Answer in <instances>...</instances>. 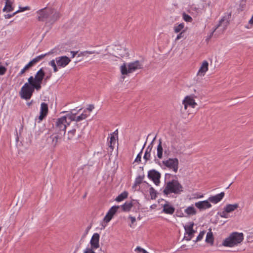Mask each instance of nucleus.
Masks as SVG:
<instances>
[{"label": "nucleus", "instance_id": "c85d7f7f", "mask_svg": "<svg viewBox=\"0 0 253 253\" xmlns=\"http://www.w3.org/2000/svg\"><path fill=\"white\" fill-rule=\"evenodd\" d=\"M213 240H214V239H213L212 233L211 232V230H210V231L208 232V233L207 234L206 242L207 243H209L211 244H213Z\"/></svg>", "mask_w": 253, "mask_h": 253}, {"label": "nucleus", "instance_id": "393cba45", "mask_svg": "<svg viewBox=\"0 0 253 253\" xmlns=\"http://www.w3.org/2000/svg\"><path fill=\"white\" fill-rule=\"evenodd\" d=\"M238 206L239 205L238 204H235L233 205L228 204L224 207V210H225L226 212L229 213L235 211L238 208Z\"/></svg>", "mask_w": 253, "mask_h": 253}, {"label": "nucleus", "instance_id": "6e6d98bb", "mask_svg": "<svg viewBox=\"0 0 253 253\" xmlns=\"http://www.w3.org/2000/svg\"><path fill=\"white\" fill-rule=\"evenodd\" d=\"M78 53V51H71V54H72V58H74L75 55Z\"/></svg>", "mask_w": 253, "mask_h": 253}, {"label": "nucleus", "instance_id": "7c9ffc66", "mask_svg": "<svg viewBox=\"0 0 253 253\" xmlns=\"http://www.w3.org/2000/svg\"><path fill=\"white\" fill-rule=\"evenodd\" d=\"M184 24L182 23L177 25H175L173 27L174 32L175 33L181 32L184 28Z\"/></svg>", "mask_w": 253, "mask_h": 253}, {"label": "nucleus", "instance_id": "a211bd4d", "mask_svg": "<svg viewBox=\"0 0 253 253\" xmlns=\"http://www.w3.org/2000/svg\"><path fill=\"white\" fill-rule=\"evenodd\" d=\"M208 66L209 63L208 61L206 60L204 61L197 73V75L201 77L204 76L208 70Z\"/></svg>", "mask_w": 253, "mask_h": 253}, {"label": "nucleus", "instance_id": "ea45409f", "mask_svg": "<svg viewBox=\"0 0 253 253\" xmlns=\"http://www.w3.org/2000/svg\"><path fill=\"white\" fill-rule=\"evenodd\" d=\"M7 71V68L2 66L1 63H0V76H3L4 75Z\"/></svg>", "mask_w": 253, "mask_h": 253}, {"label": "nucleus", "instance_id": "ddd939ff", "mask_svg": "<svg viewBox=\"0 0 253 253\" xmlns=\"http://www.w3.org/2000/svg\"><path fill=\"white\" fill-rule=\"evenodd\" d=\"M119 208V206H118L112 207L104 217L103 221L106 223H108L113 218Z\"/></svg>", "mask_w": 253, "mask_h": 253}, {"label": "nucleus", "instance_id": "13d9d810", "mask_svg": "<svg viewBox=\"0 0 253 253\" xmlns=\"http://www.w3.org/2000/svg\"><path fill=\"white\" fill-rule=\"evenodd\" d=\"M229 23V22L228 21H227L225 23H224V25H223V31H224L226 28V27L227 26L228 24Z\"/></svg>", "mask_w": 253, "mask_h": 253}, {"label": "nucleus", "instance_id": "052dcab7", "mask_svg": "<svg viewBox=\"0 0 253 253\" xmlns=\"http://www.w3.org/2000/svg\"><path fill=\"white\" fill-rule=\"evenodd\" d=\"M170 176V174H169V173H166V175H165V177H166V178L167 177H168V176Z\"/></svg>", "mask_w": 253, "mask_h": 253}, {"label": "nucleus", "instance_id": "09e8293b", "mask_svg": "<svg viewBox=\"0 0 253 253\" xmlns=\"http://www.w3.org/2000/svg\"><path fill=\"white\" fill-rule=\"evenodd\" d=\"M84 253H95L92 249L87 248L84 251Z\"/></svg>", "mask_w": 253, "mask_h": 253}, {"label": "nucleus", "instance_id": "49530a36", "mask_svg": "<svg viewBox=\"0 0 253 253\" xmlns=\"http://www.w3.org/2000/svg\"><path fill=\"white\" fill-rule=\"evenodd\" d=\"M26 10H30V7L29 6H25L24 7H20V9L16 11V12L17 13L19 12L24 11Z\"/></svg>", "mask_w": 253, "mask_h": 253}, {"label": "nucleus", "instance_id": "412c9836", "mask_svg": "<svg viewBox=\"0 0 253 253\" xmlns=\"http://www.w3.org/2000/svg\"><path fill=\"white\" fill-rule=\"evenodd\" d=\"M13 1L11 0H5V4L3 8V11L10 12L13 10L12 7Z\"/></svg>", "mask_w": 253, "mask_h": 253}, {"label": "nucleus", "instance_id": "c756f323", "mask_svg": "<svg viewBox=\"0 0 253 253\" xmlns=\"http://www.w3.org/2000/svg\"><path fill=\"white\" fill-rule=\"evenodd\" d=\"M184 211L188 215H194L196 213V210L193 206L188 207Z\"/></svg>", "mask_w": 253, "mask_h": 253}, {"label": "nucleus", "instance_id": "39448f33", "mask_svg": "<svg viewBox=\"0 0 253 253\" xmlns=\"http://www.w3.org/2000/svg\"><path fill=\"white\" fill-rule=\"evenodd\" d=\"M244 239L242 233L233 232L223 242L222 245L225 247H233L241 243Z\"/></svg>", "mask_w": 253, "mask_h": 253}, {"label": "nucleus", "instance_id": "0e129e2a", "mask_svg": "<svg viewBox=\"0 0 253 253\" xmlns=\"http://www.w3.org/2000/svg\"><path fill=\"white\" fill-rule=\"evenodd\" d=\"M154 161H155V163H158V159H155Z\"/></svg>", "mask_w": 253, "mask_h": 253}, {"label": "nucleus", "instance_id": "69168bd1", "mask_svg": "<svg viewBox=\"0 0 253 253\" xmlns=\"http://www.w3.org/2000/svg\"><path fill=\"white\" fill-rule=\"evenodd\" d=\"M165 154H167V151L166 150L165 151Z\"/></svg>", "mask_w": 253, "mask_h": 253}, {"label": "nucleus", "instance_id": "4c0bfd02", "mask_svg": "<svg viewBox=\"0 0 253 253\" xmlns=\"http://www.w3.org/2000/svg\"><path fill=\"white\" fill-rule=\"evenodd\" d=\"M145 144H146V142L144 144V145H143L141 150L140 151V152L137 155L136 158H135V159L134 160L135 162L140 163L141 162L142 153L143 150V149H144V148L145 147Z\"/></svg>", "mask_w": 253, "mask_h": 253}, {"label": "nucleus", "instance_id": "e433bc0d", "mask_svg": "<svg viewBox=\"0 0 253 253\" xmlns=\"http://www.w3.org/2000/svg\"><path fill=\"white\" fill-rule=\"evenodd\" d=\"M33 67V66L31 64L30 62H29L24 67L23 69L21 70V71L19 72L18 76H21L22 75H23L25 71L30 68L31 67Z\"/></svg>", "mask_w": 253, "mask_h": 253}, {"label": "nucleus", "instance_id": "f8f14e48", "mask_svg": "<svg viewBox=\"0 0 253 253\" xmlns=\"http://www.w3.org/2000/svg\"><path fill=\"white\" fill-rule=\"evenodd\" d=\"M56 63L58 67L64 68L70 62V59L66 56L58 57L55 58Z\"/></svg>", "mask_w": 253, "mask_h": 253}, {"label": "nucleus", "instance_id": "7ed1b4c3", "mask_svg": "<svg viewBox=\"0 0 253 253\" xmlns=\"http://www.w3.org/2000/svg\"><path fill=\"white\" fill-rule=\"evenodd\" d=\"M32 81V78H29L28 79V83H26L22 87L19 94L21 98L29 100L30 99L34 91L36 89L37 91L40 90L39 88L37 87H35V84H33L31 82Z\"/></svg>", "mask_w": 253, "mask_h": 253}, {"label": "nucleus", "instance_id": "423d86ee", "mask_svg": "<svg viewBox=\"0 0 253 253\" xmlns=\"http://www.w3.org/2000/svg\"><path fill=\"white\" fill-rule=\"evenodd\" d=\"M143 68L142 63L139 60H136L130 62L127 65L126 63H123L121 67L120 70L123 75H127L131 73L136 70L141 69Z\"/></svg>", "mask_w": 253, "mask_h": 253}, {"label": "nucleus", "instance_id": "2eb2a0df", "mask_svg": "<svg viewBox=\"0 0 253 253\" xmlns=\"http://www.w3.org/2000/svg\"><path fill=\"white\" fill-rule=\"evenodd\" d=\"M195 205L200 211L205 210L211 207V205L208 200L196 202Z\"/></svg>", "mask_w": 253, "mask_h": 253}, {"label": "nucleus", "instance_id": "9d476101", "mask_svg": "<svg viewBox=\"0 0 253 253\" xmlns=\"http://www.w3.org/2000/svg\"><path fill=\"white\" fill-rule=\"evenodd\" d=\"M163 164L174 172H177L178 169L179 161L177 158H169L167 160L162 161Z\"/></svg>", "mask_w": 253, "mask_h": 253}, {"label": "nucleus", "instance_id": "f3484780", "mask_svg": "<svg viewBox=\"0 0 253 253\" xmlns=\"http://www.w3.org/2000/svg\"><path fill=\"white\" fill-rule=\"evenodd\" d=\"M225 193L223 192L214 196H211L208 198L209 202L213 204H217L224 197Z\"/></svg>", "mask_w": 253, "mask_h": 253}, {"label": "nucleus", "instance_id": "e2e57ef3", "mask_svg": "<svg viewBox=\"0 0 253 253\" xmlns=\"http://www.w3.org/2000/svg\"><path fill=\"white\" fill-rule=\"evenodd\" d=\"M141 218L140 215H139L138 217H137V219H139V220H140Z\"/></svg>", "mask_w": 253, "mask_h": 253}, {"label": "nucleus", "instance_id": "338daca9", "mask_svg": "<svg viewBox=\"0 0 253 253\" xmlns=\"http://www.w3.org/2000/svg\"><path fill=\"white\" fill-rule=\"evenodd\" d=\"M231 185V183L227 187V189L229 188V186Z\"/></svg>", "mask_w": 253, "mask_h": 253}, {"label": "nucleus", "instance_id": "3c124183", "mask_svg": "<svg viewBox=\"0 0 253 253\" xmlns=\"http://www.w3.org/2000/svg\"><path fill=\"white\" fill-rule=\"evenodd\" d=\"M85 52H86V54H94V53H96V54H99V52H96L95 51V50H91V51H85Z\"/></svg>", "mask_w": 253, "mask_h": 253}, {"label": "nucleus", "instance_id": "1a4fd4ad", "mask_svg": "<svg viewBox=\"0 0 253 253\" xmlns=\"http://www.w3.org/2000/svg\"><path fill=\"white\" fill-rule=\"evenodd\" d=\"M45 73L43 68H41L36 74L35 77L31 76L29 78H32V83L34 84L35 87H38L40 89L42 88V83L44 78Z\"/></svg>", "mask_w": 253, "mask_h": 253}, {"label": "nucleus", "instance_id": "774afa93", "mask_svg": "<svg viewBox=\"0 0 253 253\" xmlns=\"http://www.w3.org/2000/svg\"><path fill=\"white\" fill-rule=\"evenodd\" d=\"M117 131H118V130H116L114 132V133H116V132H117Z\"/></svg>", "mask_w": 253, "mask_h": 253}, {"label": "nucleus", "instance_id": "603ef678", "mask_svg": "<svg viewBox=\"0 0 253 253\" xmlns=\"http://www.w3.org/2000/svg\"><path fill=\"white\" fill-rule=\"evenodd\" d=\"M94 108V105L90 104L88 106V107L87 108V110H88L89 112L92 111V110Z\"/></svg>", "mask_w": 253, "mask_h": 253}, {"label": "nucleus", "instance_id": "aec40b11", "mask_svg": "<svg viewBox=\"0 0 253 253\" xmlns=\"http://www.w3.org/2000/svg\"><path fill=\"white\" fill-rule=\"evenodd\" d=\"M175 211V208L169 204H165L163 206V212L166 214H172Z\"/></svg>", "mask_w": 253, "mask_h": 253}, {"label": "nucleus", "instance_id": "bf43d9fd", "mask_svg": "<svg viewBox=\"0 0 253 253\" xmlns=\"http://www.w3.org/2000/svg\"><path fill=\"white\" fill-rule=\"evenodd\" d=\"M192 237V236H188V237L185 236L184 239H185V240H186L187 241H190V240H191Z\"/></svg>", "mask_w": 253, "mask_h": 253}, {"label": "nucleus", "instance_id": "b1692460", "mask_svg": "<svg viewBox=\"0 0 253 253\" xmlns=\"http://www.w3.org/2000/svg\"><path fill=\"white\" fill-rule=\"evenodd\" d=\"M159 144L157 148V155L159 159H162L163 157V148L162 145V140L161 139L159 140Z\"/></svg>", "mask_w": 253, "mask_h": 253}, {"label": "nucleus", "instance_id": "cd10ccee", "mask_svg": "<svg viewBox=\"0 0 253 253\" xmlns=\"http://www.w3.org/2000/svg\"><path fill=\"white\" fill-rule=\"evenodd\" d=\"M127 196L128 193L126 191H124L118 196L116 198V201L117 202L122 201L124 199H126L127 197Z\"/></svg>", "mask_w": 253, "mask_h": 253}, {"label": "nucleus", "instance_id": "79ce46f5", "mask_svg": "<svg viewBox=\"0 0 253 253\" xmlns=\"http://www.w3.org/2000/svg\"><path fill=\"white\" fill-rule=\"evenodd\" d=\"M205 234V231H201L197 237L196 242L201 241L203 239Z\"/></svg>", "mask_w": 253, "mask_h": 253}, {"label": "nucleus", "instance_id": "9b49d317", "mask_svg": "<svg viewBox=\"0 0 253 253\" xmlns=\"http://www.w3.org/2000/svg\"><path fill=\"white\" fill-rule=\"evenodd\" d=\"M148 177L149 179H151L156 185H158L160 183V179L161 174L155 169L149 170L148 173Z\"/></svg>", "mask_w": 253, "mask_h": 253}, {"label": "nucleus", "instance_id": "f257e3e1", "mask_svg": "<svg viewBox=\"0 0 253 253\" xmlns=\"http://www.w3.org/2000/svg\"><path fill=\"white\" fill-rule=\"evenodd\" d=\"M66 123V118L64 117L58 118L56 120L54 126L55 132L47 137L46 139L47 144L53 147L56 146L58 141L65 134Z\"/></svg>", "mask_w": 253, "mask_h": 253}, {"label": "nucleus", "instance_id": "473e14b6", "mask_svg": "<svg viewBox=\"0 0 253 253\" xmlns=\"http://www.w3.org/2000/svg\"><path fill=\"white\" fill-rule=\"evenodd\" d=\"M66 118V121H67V119L68 118L70 121H76V114H67L66 116H64ZM67 125H69V123L66 122V126H67Z\"/></svg>", "mask_w": 253, "mask_h": 253}, {"label": "nucleus", "instance_id": "5701e85b", "mask_svg": "<svg viewBox=\"0 0 253 253\" xmlns=\"http://www.w3.org/2000/svg\"><path fill=\"white\" fill-rule=\"evenodd\" d=\"M194 226V223L191 222L189 225L184 226V229L186 232V234L188 235V236H193L195 231L193 230V227Z\"/></svg>", "mask_w": 253, "mask_h": 253}, {"label": "nucleus", "instance_id": "bb28decb", "mask_svg": "<svg viewBox=\"0 0 253 253\" xmlns=\"http://www.w3.org/2000/svg\"><path fill=\"white\" fill-rule=\"evenodd\" d=\"M224 21H225V17H223L221 20H220V21H219L218 24L214 28V29L212 31V32L210 34V36H209V37L206 40L207 41L208 40H210L212 37L214 32L216 30V29H217L220 26H221L222 25V23L224 22Z\"/></svg>", "mask_w": 253, "mask_h": 253}, {"label": "nucleus", "instance_id": "0eeeda50", "mask_svg": "<svg viewBox=\"0 0 253 253\" xmlns=\"http://www.w3.org/2000/svg\"><path fill=\"white\" fill-rule=\"evenodd\" d=\"M87 123L84 122L83 123L76 124L75 128L69 131L67 134V138L68 140H78L81 137L83 133V131L85 128Z\"/></svg>", "mask_w": 253, "mask_h": 253}, {"label": "nucleus", "instance_id": "680f3d73", "mask_svg": "<svg viewBox=\"0 0 253 253\" xmlns=\"http://www.w3.org/2000/svg\"><path fill=\"white\" fill-rule=\"evenodd\" d=\"M32 101H31V102L28 103H27V105H28L29 106H30L32 104Z\"/></svg>", "mask_w": 253, "mask_h": 253}, {"label": "nucleus", "instance_id": "20e7f679", "mask_svg": "<svg viewBox=\"0 0 253 253\" xmlns=\"http://www.w3.org/2000/svg\"><path fill=\"white\" fill-rule=\"evenodd\" d=\"M182 185L176 179H172L166 183L163 190L165 195H168L171 193L180 194L183 191Z\"/></svg>", "mask_w": 253, "mask_h": 253}, {"label": "nucleus", "instance_id": "f704fd0d", "mask_svg": "<svg viewBox=\"0 0 253 253\" xmlns=\"http://www.w3.org/2000/svg\"><path fill=\"white\" fill-rule=\"evenodd\" d=\"M55 59H53L48 63L49 65L53 68L54 72H57L58 71V66L57 64L55 63Z\"/></svg>", "mask_w": 253, "mask_h": 253}, {"label": "nucleus", "instance_id": "a19ab883", "mask_svg": "<svg viewBox=\"0 0 253 253\" xmlns=\"http://www.w3.org/2000/svg\"><path fill=\"white\" fill-rule=\"evenodd\" d=\"M143 179V176H138L135 179L134 185L135 186H136L137 185H139L140 184H141L142 182Z\"/></svg>", "mask_w": 253, "mask_h": 253}, {"label": "nucleus", "instance_id": "5fc2aeb1", "mask_svg": "<svg viewBox=\"0 0 253 253\" xmlns=\"http://www.w3.org/2000/svg\"><path fill=\"white\" fill-rule=\"evenodd\" d=\"M86 52L83 51L81 52L78 55V57L83 56H86Z\"/></svg>", "mask_w": 253, "mask_h": 253}, {"label": "nucleus", "instance_id": "4468645a", "mask_svg": "<svg viewBox=\"0 0 253 253\" xmlns=\"http://www.w3.org/2000/svg\"><path fill=\"white\" fill-rule=\"evenodd\" d=\"M137 206L138 208H139L140 204L139 203L135 200H131L130 202L126 201L124 205L121 207L122 210L124 211H130L131 208L134 206Z\"/></svg>", "mask_w": 253, "mask_h": 253}, {"label": "nucleus", "instance_id": "2f4dec72", "mask_svg": "<svg viewBox=\"0 0 253 253\" xmlns=\"http://www.w3.org/2000/svg\"><path fill=\"white\" fill-rule=\"evenodd\" d=\"M149 193H150V195L151 196V199H152V200L156 199V198L157 197V192L153 187H150V188L149 189Z\"/></svg>", "mask_w": 253, "mask_h": 253}, {"label": "nucleus", "instance_id": "a18cd8bd", "mask_svg": "<svg viewBox=\"0 0 253 253\" xmlns=\"http://www.w3.org/2000/svg\"><path fill=\"white\" fill-rule=\"evenodd\" d=\"M135 251L137 252L138 253H149L145 250L141 248L140 247H137L135 250Z\"/></svg>", "mask_w": 253, "mask_h": 253}, {"label": "nucleus", "instance_id": "dca6fc26", "mask_svg": "<svg viewBox=\"0 0 253 253\" xmlns=\"http://www.w3.org/2000/svg\"><path fill=\"white\" fill-rule=\"evenodd\" d=\"M48 105L45 102H42L41 105L40 115L39 117L40 121H41L45 118L48 113Z\"/></svg>", "mask_w": 253, "mask_h": 253}, {"label": "nucleus", "instance_id": "864d4df0", "mask_svg": "<svg viewBox=\"0 0 253 253\" xmlns=\"http://www.w3.org/2000/svg\"><path fill=\"white\" fill-rule=\"evenodd\" d=\"M55 52H56L55 49H52L50 51H49L47 53H45L44 54H46V55H50V54H53Z\"/></svg>", "mask_w": 253, "mask_h": 253}, {"label": "nucleus", "instance_id": "4d7b16f0", "mask_svg": "<svg viewBox=\"0 0 253 253\" xmlns=\"http://www.w3.org/2000/svg\"><path fill=\"white\" fill-rule=\"evenodd\" d=\"M51 75H52L51 73V72L49 73L48 75H47L45 77H44V81H47L48 79H49L51 77Z\"/></svg>", "mask_w": 253, "mask_h": 253}, {"label": "nucleus", "instance_id": "37998d69", "mask_svg": "<svg viewBox=\"0 0 253 253\" xmlns=\"http://www.w3.org/2000/svg\"><path fill=\"white\" fill-rule=\"evenodd\" d=\"M185 30H182L179 34L177 36L175 41H178L180 39L184 38V37Z\"/></svg>", "mask_w": 253, "mask_h": 253}, {"label": "nucleus", "instance_id": "8fccbe9b", "mask_svg": "<svg viewBox=\"0 0 253 253\" xmlns=\"http://www.w3.org/2000/svg\"><path fill=\"white\" fill-rule=\"evenodd\" d=\"M128 218L130 219L131 220V223L132 224H133L136 221V218L135 217H133L131 215H129Z\"/></svg>", "mask_w": 253, "mask_h": 253}, {"label": "nucleus", "instance_id": "c03bdc74", "mask_svg": "<svg viewBox=\"0 0 253 253\" xmlns=\"http://www.w3.org/2000/svg\"><path fill=\"white\" fill-rule=\"evenodd\" d=\"M227 212H226L225 210L222 212H218V214L220 216V217L223 218H228V215L227 214Z\"/></svg>", "mask_w": 253, "mask_h": 253}, {"label": "nucleus", "instance_id": "58836bf2", "mask_svg": "<svg viewBox=\"0 0 253 253\" xmlns=\"http://www.w3.org/2000/svg\"><path fill=\"white\" fill-rule=\"evenodd\" d=\"M182 17L184 20L187 22H191L192 21V17L189 15L186 14L185 13H183L182 14Z\"/></svg>", "mask_w": 253, "mask_h": 253}, {"label": "nucleus", "instance_id": "6ab92c4d", "mask_svg": "<svg viewBox=\"0 0 253 253\" xmlns=\"http://www.w3.org/2000/svg\"><path fill=\"white\" fill-rule=\"evenodd\" d=\"M99 235L98 233H94L90 240V244L92 248L97 249L99 248Z\"/></svg>", "mask_w": 253, "mask_h": 253}, {"label": "nucleus", "instance_id": "c9c22d12", "mask_svg": "<svg viewBox=\"0 0 253 253\" xmlns=\"http://www.w3.org/2000/svg\"><path fill=\"white\" fill-rule=\"evenodd\" d=\"M87 117V115L84 113L77 117L76 116V122H77V124L79 123V122L85 119Z\"/></svg>", "mask_w": 253, "mask_h": 253}, {"label": "nucleus", "instance_id": "de8ad7c7", "mask_svg": "<svg viewBox=\"0 0 253 253\" xmlns=\"http://www.w3.org/2000/svg\"><path fill=\"white\" fill-rule=\"evenodd\" d=\"M17 13V12L15 11V12H14L13 13H12V14H6L4 15V18L5 19H9V18H10L11 17H12V16H13L14 15H15V14H16Z\"/></svg>", "mask_w": 253, "mask_h": 253}, {"label": "nucleus", "instance_id": "a878e982", "mask_svg": "<svg viewBox=\"0 0 253 253\" xmlns=\"http://www.w3.org/2000/svg\"><path fill=\"white\" fill-rule=\"evenodd\" d=\"M46 56V54H41L40 55H39L32 59L31 61L29 62L31 63V64L33 66L34 65H35L37 63L39 62L40 61L42 60L44 58V57Z\"/></svg>", "mask_w": 253, "mask_h": 253}, {"label": "nucleus", "instance_id": "6e6552de", "mask_svg": "<svg viewBox=\"0 0 253 253\" xmlns=\"http://www.w3.org/2000/svg\"><path fill=\"white\" fill-rule=\"evenodd\" d=\"M194 95L186 96L182 101V103L184 105V109H181L182 117L186 119L187 118V114L185 113V111H186L188 106H190L192 108H194L197 105V103L194 99Z\"/></svg>", "mask_w": 253, "mask_h": 253}, {"label": "nucleus", "instance_id": "4be33fe9", "mask_svg": "<svg viewBox=\"0 0 253 253\" xmlns=\"http://www.w3.org/2000/svg\"><path fill=\"white\" fill-rule=\"evenodd\" d=\"M153 148V146L149 145L146 148L143 159L145 161V163L150 160L151 157V152Z\"/></svg>", "mask_w": 253, "mask_h": 253}, {"label": "nucleus", "instance_id": "f03ea898", "mask_svg": "<svg viewBox=\"0 0 253 253\" xmlns=\"http://www.w3.org/2000/svg\"><path fill=\"white\" fill-rule=\"evenodd\" d=\"M37 19L39 21L45 24H53L61 17V14L54 8L45 7L36 12Z\"/></svg>", "mask_w": 253, "mask_h": 253}, {"label": "nucleus", "instance_id": "72a5a7b5", "mask_svg": "<svg viewBox=\"0 0 253 253\" xmlns=\"http://www.w3.org/2000/svg\"><path fill=\"white\" fill-rule=\"evenodd\" d=\"M116 143V138L114 135H111L110 137V140L109 141V147L111 149L113 150L114 148V145Z\"/></svg>", "mask_w": 253, "mask_h": 253}]
</instances>
